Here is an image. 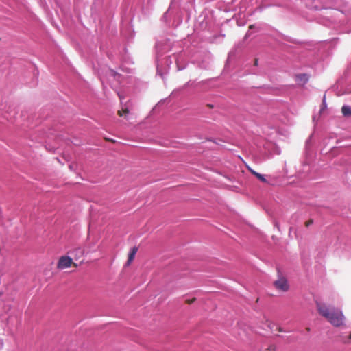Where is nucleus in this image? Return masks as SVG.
<instances>
[{
    "instance_id": "obj_3",
    "label": "nucleus",
    "mask_w": 351,
    "mask_h": 351,
    "mask_svg": "<svg viewBox=\"0 0 351 351\" xmlns=\"http://www.w3.org/2000/svg\"><path fill=\"white\" fill-rule=\"evenodd\" d=\"M73 265L75 267L77 264L74 263L72 258L69 256H61L58 262L57 267L60 269L68 268Z\"/></svg>"
},
{
    "instance_id": "obj_12",
    "label": "nucleus",
    "mask_w": 351,
    "mask_h": 351,
    "mask_svg": "<svg viewBox=\"0 0 351 351\" xmlns=\"http://www.w3.org/2000/svg\"><path fill=\"white\" fill-rule=\"evenodd\" d=\"M248 170L250 171L252 174H253L254 176H256V173H258V172L255 171L254 169L248 167Z\"/></svg>"
},
{
    "instance_id": "obj_15",
    "label": "nucleus",
    "mask_w": 351,
    "mask_h": 351,
    "mask_svg": "<svg viewBox=\"0 0 351 351\" xmlns=\"http://www.w3.org/2000/svg\"><path fill=\"white\" fill-rule=\"evenodd\" d=\"M250 29H253V25H250L249 27Z\"/></svg>"
},
{
    "instance_id": "obj_13",
    "label": "nucleus",
    "mask_w": 351,
    "mask_h": 351,
    "mask_svg": "<svg viewBox=\"0 0 351 351\" xmlns=\"http://www.w3.org/2000/svg\"><path fill=\"white\" fill-rule=\"evenodd\" d=\"M278 332H282L283 330H282V329L280 327H279V328H278Z\"/></svg>"
},
{
    "instance_id": "obj_2",
    "label": "nucleus",
    "mask_w": 351,
    "mask_h": 351,
    "mask_svg": "<svg viewBox=\"0 0 351 351\" xmlns=\"http://www.w3.org/2000/svg\"><path fill=\"white\" fill-rule=\"evenodd\" d=\"M274 285L277 290L282 292H287L289 289L287 278L282 276H279L278 278L274 281Z\"/></svg>"
},
{
    "instance_id": "obj_4",
    "label": "nucleus",
    "mask_w": 351,
    "mask_h": 351,
    "mask_svg": "<svg viewBox=\"0 0 351 351\" xmlns=\"http://www.w3.org/2000/svg\"><path fill=\"white\" fill-rule=\"evenodd\" d=\"M309 80V76L306 73L296 74L295 75V80L300 86H304Z\"/></svg>"
},
{
    "instance_id": "obj_7",
    "label": "nucleus",
    "mask_w": 351,
    "mask_h": 351,
    "mask_svg": "<svg viewBox=\"0 0 351 351\" xmlns=\"http://www.w3.org/2000/svg\"><path fill=\"white\" fill-rule=\"evenodd\" d=\"M130 112L128 108L127 107L125 108H122L121 110H118L117 112V114L119 116V117H122V116H125L127 114H128Z\"/></svg>"
},
{
    "instance_id": "obj_1",
    "label": "nucleus",
    "mask_w": 351,
    "mask_h": 351,
    "mask_svg": "<svg viewBox=\"0 0 351 351\" xmlns=\"http://www.w3.org/2000/svg\"><path fill=\"white\" fill-rule=\"evenodd\" d=\"M318 313L335 327L344 325L345 316L343 312L335 308H330L325 303L315 302Z\"/></svg>"
},
{
    "instance_id": "obj_5",
    "label": "nucleus",
    "mask_w": 351,
    "mask_h": 351,
    "mask_svg": "<svg viewBox=\"0 0 351 351\" xmlns=\"http://www.w3.org/2000/svg\"><path fill=\"white\" fill-rule=\"evenodd\" d=\"M137 251H138L137 247H132V249L131 250V251L130 252V253L128 254V261L126 263L127 265H130L131 264V263L133 261Z\"/></svg>"
},
{
    "instance_id": "obj_6",
    "label": "nucleus",
    "mask_w": 351,
    "mask_h": 351,
    "mask_svg": "<svg viewBox=\"0 0 351 351\" xmlns=\"http://www.w3.org/2000/svg\"><path fill=\"white\" fill-rule=\"evenodd\" d=\"M341 112L344 116H350L351 115V108L348 106H343L341 108Z\"/></svg>"
},
{
    "instance_id": "obj_11",
    "label": "nucleus",
    "mask_w": 351,
    "mask_h": 351,
    "mask_svg": "<svg viewBox=\"0 0 351 351\" xmlns=\"http://www.w3.org/2000/svg\"><path fill=\"white\" fill-rule=\"evenodd\" d=\"M195 298H193L192 299H189V300H186V302L188 304H191L192 303H193L195 301Z\"/></svg>"
},
{
    "instance_id": "obj_9",
    "label": "nucleus",
    "mask_w": 351,
    "mask_h": 351,
    "mask_svg": "<svg viewBox=\"0 0 351 351\" xmlns=\"http://www.w3.org/2000/svg\"><path fill=\"white\" fill-rule=\"evenodd\" d=\"M342 341L345 344L350 343H351V332L350 333V335H348V337L347 338H343L342 339Z\"/></svg>"
},
{
    "instance_id": "obj_8",
    "label": "nucleus",
    "mask_w": 351,
    "mask_h": 351,
    "mask_svg": "<svg viewBox=\"0 0 351 351\" xmlns=\"http://www.w3.org/2000/svg\"><path fill=\"white\" fill-rule=\"evenodd\" d=\"M256 177L261 182L264 183H267V180L264 178V176L261 173H256Z\"/></svg>"
},
{
    "instance_id": "obj_10",
    "label": "nucleus",
    "mask_w": 351,
    "mask_h": 351,
    "mask_svg": "<svg viewBox=\"0 0 351 351\" xmlns=\"http://www.w3.org/2000/svg\"><path fill=\"white\" fill-rule=\"evenodd\" d=\"M313 223V220L312 219H310L309 220L306 221L304 223L306 227H308L311 225Z\"/></svg>"
},
{
    "instance_id": "obj_14",
    "label": "nucleus",
    "mask_w": 351,
    "mask_h": 351,
    "mask_svg": "<svg viewBox=\"0 0 351 351\" xmlns=\"http://www.w3.org/2000/svg\"><path fill=\"white\" fill-rule=\"evenodd\" d=\"M254 64H255V65H257V64H258V60H257V59H256V60H255Z\"/></svg>"
}]
</instances>
